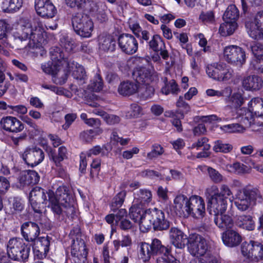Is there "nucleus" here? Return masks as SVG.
<instances>
[{"instance_id": "obj_1", "label": "nucleus", "mask_w": 263, "mask_h": 263, "mask_svg": "<svg viewBox=\"0 0 263 263\" xmlns=\"http://www.w3.org/2000/svg\"><path fill=\"white\" fill-rule=\"evenodd\" d=\"M72 200L68 188L64 185L59 186L55 194L51 190L46 191L36 186L29 194V202L35 212L42 213L44 204L49 202L48 206L59 220H64L66 217L74 214L75 210L72 205Z\"/></svg>"}, {"instance_id": "obj_2", "label": "nucleus", "mask_w": 263, "mask_h": 263, "mask_svg": "<svg viewBox=\"0 0 263 263\" xmlns=\"http://www.w3.org/2000/svg\"><path fill=\"white\" fill-rule=\"evenodd\" d=\"M51 61L42 65L43 71L53 76V81L57 84L62 85L66 82L68 72H72L74 79L82 85L85 83L86 75L85 71L81 65L74 61L65 59V55L58 47L50 50Z\"/></svg>"}, {"instance_id": "obj_3", "label": "nucleus", "mask_w": 263, "mask_h": 263, "mask_svg": "<svg viewBox=\"0 0 263 263\" xmlns=\"http://www.w3.org/2000/svg\"><path fill=\"white\" fill-rule=\"evenodd\" d=\"M174 209L179 216L200 219L205 213V203L200 196L194 195L188 198L183 195L177 196L174 200Z\"/></svg>"}, {"instance_id": "obj_4", "label": "nucleus", "mask_w": 263, "mask_h": 263, "mask_svg": "<svg viewBox=\"0 0 263 263\" xmlns=\"http://www.w3.org/2000/svg\"><path fill=\"white\" fill-rule=\"evenodd\" d=\"M16 42L29 39L27 46L29 48L38 47L47 43V34L43 24L36 22L33 25L29 23L21 27L15 35Z\"/></svg>"}, {"instance_id": "obj_5", "label": "nucleus", "mask_w": 263, "mask_h": 263, "mask_svg": "<svg viewBox=\"0 0 263 263\" xmlns=\"http://www.w3.org/2000/svg\"><path fill=\"white\" fill-rule=\"evenodd\" d=\"M261 198L260 192L257 189L243 188L239 190L235 194L234 204L239 211H247L251 210L257 200Z\"/></svg>"}, {"instance_id": "obj_6", "label": "nucleus", "mask_w": 263, "mask_h": 263, "mask_svg": "<svg viewBox=\"0 0 263 263\" xmlns=\"http://www.w3.org/2000/svg\"><path fill=\"white\" fill-rule=\"evenodd\" d=\"M143 232H146L152 227L155 230H166L170 227L169 222L164 219V213L156 208L145 211V219L142 221Z\"/></svg>"}, {"instance_id": "obj_7", "label": "nucleus", "mask_w": 263, "mask_h": 263, "mask_svg": "<svg viewBox=\"0 0 263 263\" xmlns=\"http://www.w3.org/2000/svg\"><path fill=\"white\" fill-rule=\"evenodd\" d=\"M7 254L11 259L17 261H26L29 256L30 248L20 238H12L7 245Z\"/></svg>"}, {"instance_id": "obj_8", "label": "nucleus", "mask_w": 263, "mask_h": 263, "mask_svg": "<svg viewBox=\"0 0 263 263\" xmlns=\"http://www.w3.org/2000/svg\"><path fill=\"white\" fill-rule=\"evenodd\" d=\"M205 71L209 77L219 82H227L233 76V70L223 63L208 64L206 66Z\"/></svg>"}, {"instance_id": "obj_9", "label": "nucleus", "mask_w": 263, "mask_h": 263, "mask_svg": "<svg viewBox=\"0 0 263 263\" xmlns=\"http://www.w3.org/2000/svg\"><path fill=\"white\" fill-rule=\"evenodd\" d=\"M70 235L72 237V243L71 246V255L76 257L78 261L84 262L87 256L88 252L84 236L80 233L79 228L71 231Z\"/></svg>"}, {"instance_id": "obj_10", "label": "nucleus", "mask_w": 263, "mask_h": 263, "mask_svg": "<svg viewBox=\"0 0 263 263\" xmlns=\"http://www.w3.org/2000/svg\"><path fill=\"white\" fill-rule=\"evenodd\" d=\"M222 55L225 61L233 65L241 66L246 63L245 50L236 45H229L224 47Z\"/></svg>"}, {"instance_id": "obj_11", "label": "nucleus", "mask_w": 263, "mask_h": 263, "mask_svg": "<svg viewBox=\"0 0 263 263\" xmlns=\"http://www.w3.org/2000/svg\"><path fill=\"white\" fill-rule=\"evenodd\" d=\"M72 24L75 32L84 37H90L93 29V23L86 14H76L72 18Z\"/></svg>"}, {"instance_id": "obj_12", "label": "nucleus", "mask_w": 263, "mask_h": 263, "mask_svg": "<svg viewBox=\"0 0 263 263\" xmlns=\"http://www.w3.org/2000/svg\"><path fill=\"white\" fill-rule=\"evenodd\" d=\"M225 102L227 104V107L233 109V111H235L237 116L235 118H241V121L245 122V120L248 121V117L247 114V109L245 108H241V106L243 103V98L240 92H234L232 95H228L225 97Z\"/></svg>"}, {"instance_id": "obj_13", "label": "nucleus", "mask_w": 263, "mask_h": 263, "mask_svg": "<svg viewBox=\"0 0 263 263\" xmlns=\"http://www.w3.org/2000/svg\"><path fill=\"white\" fill-rule=\"evenodd\" d=\"M187 242L188 250L193 256L197 257L203 256L209 250L206 240L199 235H191Z\"/></svg>"}, {"instance_id": "obj_14", "label": "nucleus", "mask_w": 263, "mask_h": 263, "mask_svg": "<svg viewBox=\"0 0 263 263\" xmlns=\"http://www.w3.org/2000/svg\"><path fill=\"white\" fill-rule=\"evenodd\" d=\"M242 255L253 261H257L263 259V245L253 240L244 242L241 246Z\"/></svg>"}, {"instance_id": "obj_15", "label": "nucleus", "mask_w": 263, "mask_h": 263, "mask_svg": "<svg viewBox=\"0 0 263 263\" xmlns=\"http://www.w3.org/2000/svg\"><path fill=\"white\" fill-rule=\"evenodd\" d=\"M118 43L121 51L128 55L134 54L138 49L137 40L130 34L123 33L120 35Z\"/></svg>"}, {"instance_id": "obj_16", "label": "nucleus", "mask_w": 263, "mask_h": 263, "mask_svg": "<svg viewBox=\"0 0 263 263\" xmlns=\"http://www.w3.org/2000/svg\"><path fill=\"white\" fill-rule=\"evenodd\" d=\"M263 23V11L257 13L254 22H247L246 24L247 32L254 39L263 38V29L260 24Z\"/></svg>"}, {"instance_id": "obj_17", "label": "nucleus", "mask_w": 263, "mask_h": 263, "mask_svg": "<svg viewBox=\"0 0 263 263\" xmlns=\"http://www.w3.org/2000/svg\"><path fill=\"white\" fill-rule=\"evenodd\" d=\"M23 158L25 162L32 167L40 164L44 158L43 151L36 147H27L23 154Z\"/></svg>"}, {"instance_id": "obj_18", "label": "nucleus", "mask_w": 263, "mask_h": 263, "mask_svg": "<svg viewBox=\"0 0 263 263\" xmlns=\"http://www.w3.org/2000/svg\"><path fill=\"white\" fill-rule=\"evenodd\" d=\"M34 6L37 14L43 17L52 18L57 13V9L50 0H35Z\"/></svg>"}, {"instance_id": "obj_19", "label": "nucleus", "mask_w": 263, "mask_h": 263, "mask_svg": "<svg viewBox=\"0 0 263 263\" xmlns=\"http://www.w3.org/2000/svg\"><path fill=\"white\" fill-rule=\"evenodd\" d=\"M209 199L208 208L211 214L214 216L223 214L227 207V201L214 196H206Z\"/></svg>"}, {"instance_id": "obj_20", "label": "nucleus", "mask_w": 263, "mask_h": 263, "mask_svg": "<svg viewBox=\"0 0 263 263\" xmlns=\"http://www.w3.org/2000/svg\"><path fill=\"white\" fill-rule=\"evenodd\" d=\"M0 124L3 129L12 133L20 132L24 128L22 123L16 118L12 116L2 118Z\"/></svg>"}, {"instance_id": "obj_21", "label": "nucleus", "mask_w": 263, "mask_h": 263, "mask_svg": "<svg viewBox=\"0 0 263 263\" xmlns=\"http://www.w3.org/2000/svg\"><path fill=\"white\" fill-rule=\"evenodd\" d=\"M133 78L136 83L139 84L145 83L148 84L150 82L154 81L157 79V75L151 74V72L145 67H136L133 73Z\"/></svg>"}, {"instance_id": "obj_22", "label": "nucleus", "mask_w": 263, "mask_h": 263, "mask_svg": "<svg viewBox=\"0 0 263 263\" xmlns=\"http://www.w3.org/2000/svg\"><path fill=\"white\" fill-rule=\"evenodd\" d=\"M169 237L170 242L178 249H183L187 241V236L179 229L172 228L170 230Z\"/></svg>"}, {"instance_id": "obj_23", "label": "nucleus", "mask_w": 263, "mask_h": 263, "mask_svg": "<svg viewBox=\"0 0 263 263\" xmlns=\"http://www.w3.org/2000/svg\"><path fill=\"white\" fill-rule=\"evenodd\" d=\"M205 194L206 196H214L227 200L228 197L232 195V192L226 184H222L220 189L217 185L213 184L206 189Z\"/></svg>"}, {"instance_id": "obj_24", "label": "nucleus", "mask_w": 263, "mask_h": 263, "mask_svg": "<svg viewBox=\"0 0 263 263\" xmlns=\"http://www.w3.org/2000/svg\"><path fill=\"white\" fill-rule=\"evenodd\" d=\"M23 237L28 241H33L39 235L40 230L37 224L32 222L24 223L21 227Z\"/></svg>"}, {"instance_id": "obj_25", "label": "nucleus", "mask_w": 263, "mask_h": 263, "mask_svg": "<svg viewBox=\"0 0 263 263\" xmlns=\"http://www.w3.org/2000/svg\"><path fill=\"white\" fill-rule=\"evenodd\" d=\"M33 250L34 253L39 258L45 257L49 251L50 242L47 237L36 238L33 241Z\"/></svg>"}, {"instance_id": "obj_26", "label": "nucleus", "mask_w": 263, "mask_h": 263, "mask_svg": "<svg viewBox=\"0 0 263 263\" xmlns=\"http://www.w3.org/2000/svg\"><path fill=\"white\" fill-rule=\"evenodd\" d=\"M242 85L246 90L257 91L262 87L263 80L258 76L251 75L243 79Z\"/></svg>"}, {"instance_id": "obj_27", "label": "nucleus", "mask_w": 263, "mask_h": 263, "mask_svg": "<svg viewBox=\"0 0 263 263\" xmlns=\"http://www.w3.org/2000/svg\"><path fill=\"white\" fill-rule=\"evenodd\" d=\"M222 239L226 246L234 247L240 244L241 237L237 232L229 229L223 233Z\"/></svg>"}, {"instance_id": "obj_28", "label": "nucleus", "mask_w": 263, "mask_h": 263, "mask_svg": "<svg viewBox=\"0 0 263 263\" xmlns=\"http://www.w3.org/2000/svg\"><path fill=\"white\" fill-rule=\"evenodd\" d=\"M140 88V86L135 82L127 81L120 83L118 91L122 96H129L138 92Z\"/></svg>"}, {"instance_id": "obj_29", "label": "nucleus", "mask_w": 263, "mask_h": 263, "mask_svg": "<svg viewBox=\"0 0 263 263\" xmlns=\"http://www.w3.org/2000/svg\"><path fill=\"white\" fill-rule=\"evenodd\" d=\"M134 203L129 210V215L132 219L135 222L139 223L140 229L143 232L144 227L142 226V221L145 219V211L142 208V206L140 207Z\"/></svg>"}, {"instance_id": "obj_30", "label": "nucleus", "mask_w": 263, "mask_h": 263, "mask_svg": "<svg viewBox=\"0 0 263 263\" xmlns=\"http://www.w3.org/2000/svg\"><path fill=\"white\" fill-rule=\"evenodd\" d=\"M40 180V176L37 172L33 170L24 171L20 177V182L23 186L31 184H36Z\"/></svg>"}, {"instance_id": "obj_31", "label": "nucleus", "mask_w": 263, "mask_h": 263, "mask_svg": "<svg viewBox=\"0 0 263 263\" xmlns=\"http://www.w3.org/2000/svg\"><path fill=\"white\" fill-rule=\"evenodd\" d=\"M249 110H247V116L249 118L250 113L253 114L256 117L263 116V99L259 98H255L252 99L248 104Z\"/></svg>"}, {"instance_id": "obj_32", "label": "nucleus", "mask_w": 263, "mask_h": 263, "mask_svg": "<svg viewBox=\"0 0 263 263\" xmlns=\"http://www.w3.org/2000/svg\"><path fill=\"white\" fill-rule=\"evenodd\" d=\"M150 247L153 254L158 256L167 257L171 252L170 248L162 246L160 240L156 238L153 239Z\"/></svg>"}, {"instance_id": "obj_33", "label": "nucleus", "mask_w": 263, "mask_h": 263, "mask_svg": "<svg viewBox=\"0 0 263 263\" xmlns=\"http://www.w3.org/2000/svg\"><path fill=\"white\" fill-rule=\"evenodd\" d=\"M116 41L113 36L107 35L100 39L99 49L105 52H112L115 50Z\"/></svg>"}, {"instance_id": "obj_34", "label": "nucleus", "mask_w": 263, "mask_h": 263, "mask_svg": "<svg viewBox=\"0 0 263 263\" xmlns=\"http://www.w3.org/2000/svg\"><path fill=\"white\" fill-rule=\"evenodd\" d=\"M23 0H5L2 3V9L5 12L14 13L23 6Z\"/></svg>"}, {"instance_id": "obj_35", "label": "nucleus", "mask_w": 263, "mask_h": 263, "mask_svg": "<svg viewBox=\"0 0 263 263\" xmlns=\"http://www.w3.org/2000/svg\"><path fill=\"white\" fill-rule=\"evenodd\" d=\"M214 222L217 227L223 230H229L233 226L232 217L223 214L215 216Z\"/></svg>"}, {"instance_id": "obj_36", "label": "nucleus", "mask_w": 263, "mask_h": 263, "mask_svg": "<svg viewBox=\"0 0 263 263\" xmlns=\"http://www.w3.org/2000/svg\"><path fill=\"white\" fill-rule=\"evenodd\" d=\"M236 223L238 227L249 231L253 230L255 227V222L250 215H243L238 216Z\"/></svg>"}, {"instance_id": "obj_37", "label": "nucleus", "mask_w": 263, "mask_h": 263, "mask_svg": "<svg viewBox=\"0 0 263 263\" xmlns=\"http://www.w3.org/2000/svg\"><path fill=\"white\" fill-rule=\"evenodd\" d=\"M152 200V194L148 190H140L137 194V197H135L134 202L137 204L140 203L141 206H144L151 202Z\"/></svg>"}, {"instance_id": "obj_38", "label": "nucleus", "mask_w": 263, "mask_h": 263, "mask_svg": "<svg viewBox=\"0 0 263 263\" xmlns=\"http://www.w3.org/2000/svg\"><path fill=\"white\" fill-rule=\"evenodd\" d=\"M236 22L224 20V23L220 25L219 33L222 36H228L233 33L237 28Z\"/></svg>"}, {"instance_id": "obj_39", "label": "nucleus", "mask_w": 263, "mask_h": 263, "mask_svg": "<svg viewBox=\"0 0 263 263\" xmlns=\"http://www.w3.org/2000/svg\"><path fill=\"white\" fill-rule=\"evenodd\" d=\"M132 243V238L129 235L123 236L121 240L118 239L114 240L112 241L114 249H111V254H113L114 253L117 252L120 246L122 247H128L130 246Z\"/></svg>"}, {"instance_id": "obj_40", "label": "nucleus", "mask_w": 263, "mask_h": 263, "mask_svg": "<svg viewBox=\"0 0 263 263\" xmlns=\"http://www.w3.org/2000/svg\"><path fill=\"white\" fill-rule=\"evenodd\" d=\"M103 82L101 77L99 74L96 73L93 79L90 80L87 88L92 91L100 92L103 89Z\"/></svg>"}, {"instance_id": "obj_41", "label": "nucleus", "mask_w": 263, "mask_h": 263, "mask_svg": "<svg viewBox=\"0 0 263 263\" xmlns=\"http://www.w3.org/2000/svg\"><path fill=\"white\" fill-rule=\"evenodd\" d=\"M148 46L150 49L155 52H158L160 50L164 49L165 44L162 38L158 34L153 36L148 42Z\"/></svg>"}, {"instance_id": "obj_42", "label": "nucleus", "mask_w": 263, "mask_h": 263, "mask_svg": "<svg viewBox=\"0 0 263 263\" xmlns=\"http://www.w3.org/2000/svg\"><path fill=\"white\" fill-rule=\"evenodd\" d=\"M67 158V149L64 146H60L58 148V153L52 156V159L57 166H60L61 162Z\"/></svg>"}, {"instance_id": "obj_43", "label": "nucleus", "mask_w": 263, "mask_h": 263, "mask_svg": "<svg viewBox=\"0 0 263 263\" xmlns=\"http://www.w3.org/2000/svg\"><path fill=\"white\" fill-rule=\"evenodd\" d=\"M239 17V11L236 7L234 5L229 6L225 11L223 16V20H228L236 22V20Z\"/></svg>"}, {"instance_id": "obj_44", "label": "nucleus", "mask_w": 263, "mask_h": 263, "mask_svg": "<svg viewBox=\"0 0 263 263\" xmlns=\"http://www.w3.org/2000/svg\"><path fill=\"white\" fill-rule=\"evenodd\" d=\"M179 91L178 85L174 80L165 82V85L161 88L162 93L168 95L169 94H177Z\"/></svg>"}, {"instance_id": "obj_45", "label": "nucleus", "mask_w": 263, "mask_h": 263, "mask_svg": "<svg viewBox=\"0 0 263 263\" xmlns=\"http://www.w3.org/2000/svg\"><path fill=\"white\" fill-rule=\"evenodd\" d=\"M203 167L207 171L208 176L213 182L219 183L223 181L224 177L216 170L206 166H204Z\"/></svg>"}, {"instance_id": "obj_46", "label": "nucleus", "mask_w": 263, "mask_h": 263, "mask_svg": "<svg viewBox=\"0 0 263 263\" xmlns=\"http://www.w3.org/2000/svg\"><path fill=\"white\" fill-rule=\"evenodd\" d=\"M152 254L153 253L150 246L146 242L141 243L139 250L140 258L146 263L149 260Z\"/></svg>"}, {"instance_id": "obj_47", "label": "nucleus", "mask_w": 263, "mask_h": 263, "mask_svg": "<svg viewBox=\"0 0 263 263\" xmlns=\"http://www.w3.org/2000/svg\"><path fill=\"white\" fill-rule=\"evenodd\" d=\"M220 129L226 133H243L246 130L243 125L238 123L224 125L220 127Z\"/></svg>"}, {"instance_id": "obj_48", "label": "nucleus", "mask_w": 263, "mask_h": 263, "mask_svg": "<svg viewBox=\"0 0 263 263\" xmlns=\"http://www.w3.org/2000/svg\"><path fill=\"white\" fill-rule=\"evenodd\" d=\"M213 149L216 153H228L232 150L233 146L229 143H224L222 141L218 140L214 142Z\"/></svg>"}, {"instance_id": "obj_49", "label": "nucleus", "mask_w": 263, "mask_h": 263, "mask_svg": "<svg viewBox=\"0 0 263 263\" xmlns=\"http://www.w3.org/2000/svg\"><path fill=\"white\" fill-rule=\"evenodd\" d=\"M226 168L229 172L237 174H242L247 172V166L243 164L236 162L233 164H227Z\"/></svg>"}, {"instance_id": "obj_50", "label": "nucleus", "mask_w": 263, "mask_h": 263, "mask_svg": "<svg viewBox=\"0 0 263 263\" xmlns=\"http://www.w3.org/2000/svg\"><path fill=\"white\" fill-rule=\"evenodd\" d=\"M93 112L96 115L101 116L108 124H115L119 123L120 121V118L118 116L114 115L108 114L103 110H95Z\"/></svg>"}, {"instance_id": "obj_51", "label": "nucleus", "mask_w": 263, "mask_h": 263, "mask_svg": "<svg viewBox=\"0 0 263 263\" xmlns=\"http://www.w3.org/2000/svg\"><path fill=\"white\" fill-rule=\"evenodd\" d=\"M126 195V192L124 190L120 192L113 199L111 203V209L113 211L121 207L123 204Z\"/></svg>"}, {"instance_id": "obj_52", "label": "nucleus", "mask_w": 263, "mask_h": 263, "mask_svg": "<svg viewBox=\"0 0 263 263\" xmlns=\"http://www.w3.org/2000/svg\"><path fill=\"white\" fill-rule=\"evenodd\" d=\"M164 152L163 147L159 144L156 143L152 145V150L147 154V158L153 160L162 155Z\"/></svg>"}, {"instance_id": "obj_53", "label": "nucleus", "mask_w": 263, "mask_h": 263, "mask_svg": "<svg viewBox=\"0 0 263 263\" xmlns=\"http://www.w3.org/2000/svg\"><path fill=\"white\" fill-rule=\"evenodd\" d=\"M199 19L205 24H213L215 22L214 12L212 10L202 11L199 16Z\"/></svg>"}, {"instance_id": "obj_54", "label": "nucleus", "mask_w": 263, "mask_h": 263, "mask_svg": "<svg viewBox=\"0 0 263 263\" xmlns=\"http://www.w3.org/2000/svg\"><path fill=\"white\" fill-rule=\"evenodd\" d=\"M232 92V89L230 87H226L224 89L220 90H216L213 89H209L206 90V93L208 96L213 97L217 96L218 97H226Z\"/></svg>"}, {"instance_id": "obj_55", "label": "nucleus", "mask_w": 263, "mask_h": 263, "mask_svg": "<svg viewBox=\"0 0 263 263\" xmlns=\"http://www.w3.org/2000/svg\"><path fill=\"white\" fill-rule=\"evenodd\" d=\"M9 209V213L13 215L21 212L23 210L24 206L20 200L14 198L12 203H10Z\"/></svg>"}, {"instance_id": "obj_56", "label": "nucleus", "mask_w": 263, "mask_h": 263, "mask_svg": "<svg viewBox=\"0 0 263 263\" xmlns=\"http://www.w3.org/2000/svg\"><path fill=\"white\" fill-rule=\"evenodd\" d=\"M250 67L263 73V55H259L257 58L253 59L251 62Z\"/></svg>"}, {"instance_id": "obj_57", "label": "nucleus", "mask_w": 263, "mask_h": 263, "mask_svg": "<svg viewBox=\"0 0 263 263\" xmlns=\"http://www.w3.org/2000/svg\"><path fill=\"white\" fill-rule=\"evenodd\" d=\"M208 139L206 137H202L198 140L196 142L192 144L190 148L191 149L196 148L198 149L199 148L203 147V149L204 151H209L211 147L209 144L208 143Z\"/></svg>"}, {"instance_id": "obj_58", "label": "nucleus", "mask_w": 263, "mask_h": 263, "mask_svg": "<svg viewBox=\"0 0 263 263\" xmlns=\"http://www.w3.org/2000/svg\"><path fill=\"white\" fill-rule=\"evenodd\" d=\"M10 187V182L8 178L0 176V196H3Z\"/></svg>"}, {"instance_id": "obj_59", "label": "nucleus", "mask_w": 263, "mask_h": 263, "mask_svg": "<svg viewBox=\"0 0 263 263\" xmlns=\"http://www.w3.org/2000/svg\"><path fill=\"white\" fill-rule=\"evenodd\" d=\"M111 249H114L112 244L109 242L106 243L102 250V256L103 258L104 263H110V253H111Z\"/></svg>"}, {"instance_id": "obj_60", "label": "nucleus", "mask_w": 263, "mask_h": 263, "mask_svg": "<svg viewBox=\"0 0 263 263\" xmlns=\"http://www.w3.org/2000/svg\"><path fill=\"white\" fill-rule=\"evenodd\" d=\"M141 107L138 104L134 103L131 104L130 110L127 112L126 116L129 118H136L141 114Z\"/></svg>"}, {"instance_id": "obj_61", "label": "nucleus", "mask_w": 263, "mask_h": 263, "mask_svg": "<svg viewBox=\"0 0 263 263\" xmlns=\"http://www.w3.org/2000/svg\"><path fill=\"white\" fill-rule=\"evenodd\" d=\"M96 135V133L92 129L83 131L81 133L80 138L81 140L85 142H91Z\"/></svg>"}, {"instance_id": "obj_62", "label": "nucleus", "mask_w": 263, "mask_h": 263, "mask_svg": "<svg viewBox=\"0 0 263 263\" xmlns=\"http://www.w3.org/2000/svg\"><path fill=\"white\" fill-rule=\"evenodd\" d=\"M60 42L61 46L67 52L71 51L74 47L73 43L67 37L63 36L61 38Z\"/></svg>"}, {"instance_id": "obj_63", "label": "nucleus", "mask_w": 263, "mask_h": 263, "mask_svg": "<svg viewBox=\"0 0 263 263\" xmlns=\"http://www.w3.org/2000/svg\"><path fill=\"white\" fill-rule=\"evenodd\" d=\"M10 29V25L6 20H0V39L6 37Z\"/></svg>"}, {"instance_id": "obj_64", "label": "nucleus", "mask_w": 263, "mask_h": 263, "mask_svg": "<svg viewBox=\"0 0 263 263\" xmlns=\"http://www.w3.org/2000/svg\"><path fill=\"white\" fill-rule=\"evenodd\" d=\"M77 117V114L74 113L68 114L65 115V123L63 125V128L65 130L68 129L72 123V122L76 120Z\"/></svg>"}]
</instances>
